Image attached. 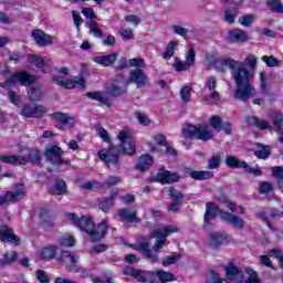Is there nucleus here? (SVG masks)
I'll use <instances>...</instances> for the list:
<instances>
[{
	"label": "nucleus",
	"instance_id": "44",
	"mask_svg": "<svg viewBox=\"0 0 283 283\" xmlns=\"http://www.w3.org/2000/svg\"><path fill=\"white\" fill-rule=\"evenodd\" d=\"M41 255L44 260H52L53 258H56V247L51 245L42 249Z\"/></svg>",
	"mask_w": 283,
	"mask_h": 283
},
{
	"label": "nucleus",
	"instance_id": "63",
	"mask_svg": "<svg viewBox=\"0 0 283 283\" xmlns=\"http://www.w3.org/2000/svg\"><path fill=\"white\" fill-rule=\"evenodd\" d=\"M84 189H99L103 187V184L98 181H85L82 186Z\"/></svg>",
	"mask_w": 283,
	"mask_h": 283
},
{
	"label": "nucleus",
	"instance_id": "36",
	"mask_svg": "<svg viewBox=\"0 0 283 283\" xmlns=\"http://www.w3.org/2000/svg\"><path fill=\"white\" fill-rule=\"evenodd\" d=\"M177 48H178V41L171 40V41L167 44V46H166V50H165V52H164V54H163V59H164L165 61H169V59H171V57L174 56V54H175Z\"/></svg>",
	"mask_w": 283,
	"mask_h": 283
},
{
	"label": "nucleus",
	"instance_id": "11",
	"mask_svg": "<svg viewBox=\"0 0 283 283\" xmlns=\"http://www.w3.org/2000/svg\"><path fill=\"white\" fill-rule=\"evenodd\" d=\"M129 85V82L127 81V77L124 75H117L112 83L106 86V92L109 94V96H123L125 92H127V86Z\"/></svg>",
	"mask_w": 283,
	"mask_h": 283
},
{
	"label": "nucleus",
	"instance_id": "21",
	"mask_svg": "<svg viewBox=\"0 0 283 283\" xmlns=\"http://www.w3.org/2000/svg\"><path fill=\"white\" fill-rule=\"evenodd\" d=\"M147 81V75L142 69H135L130 72L129 83H136L137 87H145Z\"/></svg>",
	"mask_w": 283,
	"mask_h": 283
},
{
	"label": "nucleus",
	"instance_id": "14",
	"mask_svg": "<svg viewBox=\"0 0 283 283\" xmlns=\"http://www.w3.org/2000/svg\"><path fill=\"white\" fill-rule=\"evenodd\" d=\"M195 65H196V50H193V48H190L186 56V61H180L177 59L176 63L174 64V67L176 72H186V70H189Z\"/></svg>",
	"mask_w": 283,
	"mask_h": 283
},
{
	"label": "nucleus",
	"instance_id": "15",
	"mask_svg": "<svg viewBox=\"0 0 283 283\" xmlns=\"http://www.w3.org/2000/svg\"><path fill=\"white\" fill-rule=\"evenodd\" d=\"M168 195L169 198L171 199V203L168 206V211H179L180 210V205H182V200L185 198V195L180 192L178 189L174 187L168 188Z\"/></svg>",
	"mask_w": 283,
	"mask_h": 283
},
{
	"label": "nucleus",
	"instance_id": "18",
	"mask_svg": "<svg viewBox=\"0 0 283 283\" xmlns=\"http://www.w3.org/2000/svg\"><path fill=\"white\" fill-rule=\"evenodd\" d=\"M46 159L52 163V165H61V163H66L61 158L63 156V150L59 146H51L45 150Z\"/></svg>",
	"mask_w": 283,
	"mask_h": 283
},
{
	"label": "nucleus",
	"instance_id": "40",
	"mask_svg": "<svg viewBox=\"0 0 283 283\" xmlns=\"http://www.w3.org/2000/svg\"><path fill=\"white\" fill-rule=\"evenodd\" d=\"M124 275H130V277H135L136 280H138V282H147V279H145V276H140V271L132 266H126L124 269Z\"/></svg>",
	"mask_w": 283,
	"mask_h": 283
},
{
	"label": "nucleus",
	"instance_id": "45",
	"mask_svg": "<svg viewBox=\"0 0 283 283\" xmlns=\"http://www.w3.org/2000/svg\"><path fill=\"white\" fill-rule=\"evenodd\" d=\"M221 163H222V155L220 153L214 154L208 160V169H218Z\"/></svg>",
	"mask_w": 283,
	"mask_h": 283
},
{
	"label": "nucleus",
	"instance_id": "46",
	"mask_svg": "<svg viewBox=\"0 0 283 283\" xmlns=\"http://www.w3.org/2000/svg\"><path fill=\"white\" fill-rule=\"evenodd\" d=\"M263 63H265V65H268V67H280L281 65V61H279L275 56L271 55H263L262 57Z\"/></svg>",
	"mask_w": 283,
	"mask_h": 283
},
{
	"label": "nucleus",
	"instance_id": "57",
	"mask_svg": "<svg viewBox=\"0 0 283 283\" xmlns=\"http://www.w3.org/2000/svg\"><path fill=\"white\" fill-rule=\"evenodd\" d=\"M73 14V21H74V25L76 28L77 31L81 30V25H83V18L81 17V13H78V11H72Z\"/></svg>",
	"mask_w": 283,
	"mask_h": 283
},
{
	"label": "nucleus",
	"instance_id": "28",
	"mask_svg": "<svg viewBox=\"0 0 283 283\" xmlns=\"http://www.w3.org/2000/svg\"><path fill=\"white\" fill-rule=\"evenodd\" d=\"M218 80L214 76H210L206 80L205 87L210 92V98L212 101H220V93L216 91Z\"/></svg>",
	"mask_w": 283,
	"mask_h": 283
},
{
	"label": "nucleus",
	"instance_id": "47",
	"mask_svg": "<svg viewBox=\"0 0 283 283\" xmlns=\"http://www.w3.org/2000/svg\"><path fill=\"white\" fill-rule=\"evenodd\" d=\"M235 17H238V12L233 9H226L224 10V21L226 23H229L230 25H233L235 21Z\"/></svg>",
	"mask_w": 283,
	"mask_h": 283
},
{
	"label": "nucleus",
	"instance_id": "19",
	"mask_svg": "<svg viewBox=\"0 0 283 283\" xmlns=\"http://www.w3.org/2000/svg\"><path fill=\"white\" fill-rule=\"evenodd\" d=\"M226 275H228V280H230V282L247 283V281L244 282V272L240 271L233 264L226 266Z\"/></svg>",
	"mask_w": 283,
	"mask_h": 283
},
{
	"label": "nucleus",
	"instance_id": "50",
	"mask_svg": "<svg viewBox=\"0 0 283 283\" xmlns=\"http://www.w3.org/2000/svg\"><path fill=\"white\" fill-rule=\"evenodd\" d=\"M210 127L216 129V132H222V119L220 116L214 115L210 117Z\"/></svg>",
	"mask_w": 283,
	"mask_h": 283
},
{
	"label": "nucleus",
	"instance_id": "38",
	"mask_svg": "<svg viewBox=\"0 0 283 283\" xmlns=\"http://www.w3.org/2000/svg\"><path fill=\"white\" fill-rule=\"evenodd\" d=\"M18 254L15 251H9L7 252L2 259H0V264L2 266H8L10 264H13V262H17Z\"/></svg>",
	"mask_w": 283,
	"mask_h": 283
},
{
	"label": "nucleus",
	"instance_id": "33",
	"mask_svg": "<svg viewBox=\"0 0 283 283\" xmlns=\"http://www.w3.org/2000/svg\"><path fill=\"white\" fill-rule=\"evenodd\" d=\"M247 123L248 125H250L251 127H256L258 129H270L271 125L269 124V122L264 120V119H260L258 117H247Z\"/></svg>",
	"mask_w": 283,
	"mask_h": 283
},
{
	"label": "nucleus",
	"instance_id": "61",
	"mask_svg": "<svg viewBox=\"0 0 283 283\" xmlns=\"http://www.w3.org/2000/svg\"><path fill=\"white\" fill-rule=\"evenodd\" d=\"M172 31L175 34H178L179 36H182L184 39L187 36V33L189 32V29L182 28L180 25H172Z\"/></svg>",
	"mask_w": 283,
	"mask_h": 283
},
{
	"label": "nucleus",
	"instance_id": "10",
	"mask_svg": "<svg viewBox=\"0 0 283 283\" xmlns=\"http://www.w3.org/2000/svg\"><path fill=\"white\" fill-rule=\"evenodd\" d=\"M59 261L61 262L62 266L69 271V273H81V271H83V268L78 265V254L63 251Z\"/></svg>",
	"mask_w": 283,
	"mask_h": 283
},
{
	"label": "nucleus",
	"instance_id": "9",
	"mask_svg": "<svg viewBox=\"0 0 283 283\" xmlns=\"http://www.w3.org/2000/svg\"><path fill=\"white\" fill-rule=\"evenodd\" d=\"M25 185L23 184H17L15 190L6 191L2 197H0V207L3 205H8L11 202V205H17V202H20V200H23L25 198Z\"/></svg>",
	"mask_w": 283,
	"mask_h": 283
},
{
	"label": "nucleus",
	"instance_id": "3",
	"mask_svg": "<svg viewBox=\"0 0 283 283\" xmlns=\"http://www.w3.org/2000/svg\"><path fill=\"white\" fill-rule=\"evenodd\" d=\"M117 138L119 140V146H111L109 149H103L97 153L98 158L103 160L106 167H116L118 165V154L124 153L128 156L136 154V144L132 138V133L129 129H122Z\"/></svg>",
	"mask_w": 283,
	"mask_h": 283
},
{
	"label": "nucleus",
	"instance_id": "6",
	"mask_svg": "<svg viewBox=\"0 0 283 283\" xmlns=\"http://www.w3.org/2000/svg\"><path fill=\"white\" fill-rule=\"evenodd\" d=\"M0 161L4 163L6 165H28L30 163L31 165H39L41 163V151L36 148H31L29 150V154L27 156L21 155H0Z\"/></svg>",
	"mask_w": 283,
	"mask_h": 283
},
{
	"label": "nucleus",
	"instance_id": "7",
	"mask_svg": "<svg viewBox=\"0 0 283 283\" xmlns=\"http://www.w3.org/2000/svg\"><path fill=\"white\" fill-rule=\"evenodd\" d=\"M59 75H54L52 77V82L60 87H64V90H74V87H80V90H85V78L83 77H74V78H65L67 76L70 70L67 67H62L59 71Z\"/></svg>",
	"mask_w": 283,
	"mask_h": 283
},
{
	"label": "nucleus",
	"instance_id": "16",
	"mask_svg": "<svg viewBox=\"0 0 283 283\" xmlns=\"http://www.w3.org/2000/svg\"><path fill=\"white\" fill-rule=\"evenodd\" d=\"M221 220H224L228 224H231L234 229H244V219L238 217L231 212L219 211Z\"/></svg>",
	"mask_w": 283,
	"mask_h": 283
},
{
	"label": "nucleus",
	"instance_id": "60",
	"mask_svg": "<svg viewBox=\"0 0 283 283\" xmlns=\"http://www.w3.org/2000/svg\"><path fill=\"white\" fill-rule=\"evenodd\" d=\"M253 15H242L239 18V23H241L244 28H249L253 23Z\"/></svg>",
	"mask_w": 283,
	"mask_h": 283
},
{
	"label": "nucleus",
	"instance_id": "22",
	"mask_svg": "<svg viewBox=\"0 0 283 283\" xmlns=\"http://www.w3.org/2000/svg\"><path fill=\"white\" fill-rule=\"evenodd\" d=\"M138 211L134 208H124L118 210V217L122 218V220H126V222H135L136 224H139L140 218L137 216Z\"/></svg>",
	"mask_w": 283,
	"mask_h": 283
},
{
	"label": "nucleus",
	"instance_id": "1",
	"mask_svg": "<svg viewBox=\"0 0 283 283\" xmlns=\"http://www.w3.org/2000/svg\"><path fill=\"white\" fill-rule=\"evenodd\" d=\"M258 66V57L255 55H248L243 62L235 61L229 56H221L214 61V67L219 72H226L224 67L232 70V78L237 85L233 98L247 103L249 98H253L258 94L255 86H253V75Z\"/></svg>",
	"mask_w": 283,
	"mask_h": 283
},
{
	"label": "nucleus",
	"instance_id": "23",
	"mask_svg": "<svg viewBox=\"0 0 283 283\" xmlns=\"http://www.w3.org/2000/svg\"><path fill=\"white\" fill-rule=\"evenodd\" d=\"M220 211H223V210H220L218 205L213 202L206 203V213L203 217L205 224H209V222L216 220V217L218 216V213L220 216Z\"/></svg>",
	"mask_w": 283,
	"mask_h": 283
},
{
	"label": "nucleus",
	"instance_id": "5",
	"mask_svg": "<svg viewBox=\"0 0 283 283\" xmlns=\"http://www.w3.org/2000/svg\"><path fill=\"white\" fill-rule=\"evenodd\" d=\"M1 76H3L6 81V85H22L23 87H30L33 83H36L38 78L25 72V71H18L12 73L10 66L4 65L3 70L0 71Z\"/></svg>",
	"mask_w": 283,
	"mask_h": 283
},
{
	"label": "nucleus",
	"instance_id": "30",
	"mask_svg": "<svg viewBox=\"0 0 283 283\" xmlns=\"http://www.w3.org/2000/svg\"><path fill=\"white\" fill-rule=\"evenodd\" d=\"M118 197V192H112L109 198L98 199V207L104 213L109 211V208L114 207V200Z\"/></svg>",
	"mask_w": 283,
	"mask_h": 283
},
{
	"label": "nucleus",
	"instance_id": "29",
	"mask_svg": "<svg viewBox=\"0 0 283 283\" xmlns=\"http://www.w3.org/2000/svg\"><path fill=\"white\" fill-rule=\"evenodd\" d=\"M87 98H91L92 101H97L98 103H102V105H106V107H112V101L108 99L107 96H104L102 92H87L85 94Z\"/></svg>",
	"mask_w": 283,
	"mask_h": 283
},
{
	"label": "nucleus",
	"instance_id": "55",
	"mask_svg": "<svg viewBox=\"0 0 283 283\" xmlns=\"http://www.w3.org/2000/svg\"><path fill=\"white\" fill-rule=\"evenodd\" d=\"M128 66L129 67H145V59L143 57H134L128 60Z\"/></svg>",
	"mask_w": 283,
	"mask_h": 283
},
{
	"label": "nucleus",
	"instance_id": "34",
	"mask_svg": "<svg viewBox=\"0 0 283 283\" xmlns=\"http://www.w3.org/2000/svg\"><path fill=\"white\" fill-rule=\"evenodd\" d=\"M153 275H156V277H158L159 282L161 283L176 282V276H174V273L171 272L159 270V271L153 272Z\"/></svg>",
	"mask_w": 283,
	"mask_h": 283
},
{
	"label": "nucleus",
	"instance_id": "56",
	"mask_svg": "<svg viewBox=\"0 0 283 283\" xmlns=\"http://www.w3.org/2000/svg\"><path fill=\"white\" fill-rule=\"evenodd\" d=\"M60 242L62 247H74L76 244V241L74 240V237L72 235H64L60 239Z\"/></svg>",
	"mask_w": 283,
	"mask_h": 283
},
{
	"label": "nucleus",
	"instance_id": "32",
	"mask_svg": "<svg viewBox=\"0 0 283 283\" xmlns=\"http://www.w3.org/2000/svg\"><path fill=\"white\" fill-rule=\"evenodd\" d=\"M151 165H154V159L151 158V156L142 155L138 158L136 169H138L139 171H147V169L150 168Z\"/></svg>",
	"mask_w": 283,
	"mask_h": 283
},
{
	"label": "nucleus",
	"instance_id": "24",
	"mask_svg": "<svg viewBox=\"0 0 283 283\" xmlns=\"http://www.w3.org/2000/svg\"><path fill=\"white\" fill-rule=\"evenodd\" d=\"M116 59H118V53L113 52L108 55L95 56L93 57L94 63L102 65V67H112L114 63H116Z\"/></svg>",
	"mask_w": 283,
	"mask_h": 283
},
{
	"label": "nucleus",
	"instance_id": "41",
	"mask_svg": "<svg viewBox=\"0 0 283 283\" xmlns=\"http://www.w3.org/2000/svg\"><path fill=\"white\" fill-rule=\"evenodd\" d=\"M190 176L193 180H209V178H213V174L207 170H195L190 172Z\"/></svg>",
	"mask_w": 283,
	"mask_h": 283
},
{
	"label": "nucleus",
	"instance_id": "35",
	"mask_svg": "<svg viewBox=\"0 0 283 283\" xmlns=\"http://www.w3.org/2000/svg\"><path fill=\"white\" fill-rule=\"evenodd\" d=\"M272 122L274 127H276V129L279 130V134H281V136L279 137L280 143L283 144V115L282 113H277L275 115L272 116Z\"/></svg>",
	"mask_w": 283,
	"mask_h": 283
},
{
	"label": "nucleus",
	"instance_id": "2",
	"mask_svg": "<svg viewBox=\"0 0 283 283\" xmlns=\"http://www.w3.org/2000/svg\"><path fill=\"white\" fill-rule=\"evenodd\" d=\"M178 231H180V229L176 226H166L164 228L153 230L150 232V238L157 239L153 249H150L149 241H147V238L145 237L137 238V243L130 244V248L135 251H139V253H142L151 264H156V262H158V252L163 247H165L168 235H171V233H178Z\"/></svg>",
	"mask_w": 283,
	"mask_h": 283
},
{
	"label": "nucleus",
	"instance_id": "64",
	"mask_svg": "<svg viewBox=\"0 0 283 283\" xmlns=\"http://www.w3.org/2000/svg\"><path fill=\"white\" fill-rule=\"evenodd\" d=\"M119 34L123 39H126V40L134 39V31H132L130 29H120Z\"/></svg>",
	"mask_w": 283,
	"mask_h": 283
},
{
	"label": "nucleus",
	"instance_id": "49",
	"mask_svg": "<svg viewBox=\"0 0 283 283\" xmlns=\"http://www.w3.org/2000/svg\"><path fill=\"white\" fill-rule=\"evenodd\" d=\"M65 192V181L63 180H56L55 187L51 191L53 196H62V193Z\"/></svg>",
	"mask_w": 283,
	"mask_h": 283
},
{
	"label": "nucleus",
	"instance_id": "54",
	"mask_svg": "<svg viewBox=\"0 0 283 283\" xmlns=\"http://www.w3.org/2000/svg\"><path fill=\"white\" fill-rule=\"evenodd\" d=\"M273 191V184L263 181L259 185V193H269Z\"/></svg>",
	"mask_w": 283,
	"mask_h": 283
},
{
	"label": "nucleus",
	"instance_id": "59",
	"mask_svg": "<svg viewBox=\"0 0 283 283\" xmlns=\"http://www.w3.org/2000/svg\"><path fill=\"white\" fill-rule=\"evenodd\" d=\"M178 260H180L179 254L169 255L166 259H164L163 265L164 266H169L171 264H176V262H178Z\"/></svg>",
	"mask_w": 283,
	"mask_h": 283
},
{
	"label": "nucleus",
	"instance_id": "4",
	"mask_svg": "<svg viewBox=\"0 0 283 283\" xmlns=\"http://www.w3.org/2000/svg\"><path fill=\"white\" fill-rule=\"evenodd\" d=\"M69 219L73 221V224L81 229V231H85L87 235H90L92 242H101L105 235H107V229H109V223L107 220H102L97 226V229L94 228V222L92 219L87 217L76 218V214L70 213Z\"/></svg>",
	"mask_w": 283,
	"mask_h": 283
},
{
	"label": "nucleus",
	"instance_id": "58",
	"mask_svg": "<svg viewBox=\"0 0 283 283\" xmlns=\"http://www.w3.org/2000/svg\"><path fill=\"white\" fill-rule=\"evenodd\" d=\"M82 14L85 17V19H90V21H96V13L92 8H83Z\"/></svg>",
	"mask_w": 283,
	"mask_h": 283
},
{
	"label": "nucleus",
	"instance_id": "48",
	"mask_svg": "<svg viewBox=\"0 0 283 283\" xmlns=\"http://www.w3.org/2000/svg\"><path fill=\"white\" fill-rule=\"evenodd\" d=\"M254 155L256 158H261L262 160H266L269 156H271V148L269 146H263L261 149L255 150Z\"/></svg>",
	"mask_w": 283,
	"mask_h": 283
},
{
	"label": "nucleus",
	"instance_id": "26",
	"mask_svg": "<svg viewBox=\"0 0 283 283\" xmlns=\"http://www.w3.org/2000/svg\"><path fill=\"white\" fill-rule=\"evenodd\" d=\"M230 43H244L249 41V34L242 29H234L229 32Z\"/></svg>",
	"mask_w": 283,
	"mask_h": 283
},
{
	"label": "nucleus",
	"instance_id": "27",
	"mask_svg": "<svg viewBox=\"0 0 283 283\" xmlns=\"http://www.w3.org/2000/svg\"><path fill=\"white\" fill-rule=\"evenodd\" d=\"M178 176L176 174H171L165 169H161L157 174V180L161 185H171V182H178Z\"/></svg>",
	"mask_w": 283,
	"mask_h": 283
},
{
	"label": "nucleus",
	"instance_id": "25",
	"mask_svg": "<svg viewBox=\"0 0 283 283\" xmlns=\"http://www.w3.org/2000/svg\"><path fill=\"white\" fill-rule=\"evenodd\" d=\"M228 242L229 239L227 237V233L216 232L210 235L209 248L218 249V247H221V244H227Z\"/></svg>",
	"mask_w": 283,
	"mask_h": 283
},
{
	"label": "nucleus",
	"instance_id": "43",
	"mask_svg": "<svg viewBox=\"0 0 283 283\" xmlns=\"http://www.w3.org/2000/svg\"><path fill=\"white\" fill-rule=\"evenodd\" d=\"M209 280L210 283H233V281L229 280V276H227V279H222L220 273L216 272V270H210Z\"/></svg>",
	"mask_w": 283,
	"mask_h": 283
},
{
	"label": "nucleus",
	"instance_id": "8",
	"mask_svg": "<svg viewBox=\"0 0 283 283\" xmlns=\"http://www.w3.org/2000/svg\"><path fill=\"white\" fill-rule=\"evenodd\" d=\"M185 138H197V140H203V143H207V140H211L213 138V134L211 133V129L209 126H192L189 125L184 130Z\"/></svg>",
	"mask_w": 283,
	"mask_h": 283
},
{
	"label": "nucleus",
	"instance_id": "37",
	"mask_svg": "<svg viewBox=\"0 0 283 283\" xmlns=\"http://www.w3.org/2000/svg\"><path fill=\"white\" fill-rule=\"evenodd\" d=\"M27 59H28L29 63L31 65H35L38 67V70H43V67L45 66V61L40 55L28 54Z\"/></svg>",
	"mask_w": 283,
	"mask_h": 283
},
{
	"label": "nucleus",
	"instance_id": "12",
	"mask_svg": "<svg viewBox=\"0 0 283 283\" xmlns=\"http://www.w3.org/2000/svg\"><path fill=\"white\" fill-rule=\"evenodd\" d=\"M226 165L228 167H232L235 169H245L249 174H254V176H262V170L255 168H249V164L244 160H240L235 156H227L226 157Z\"/></svg>",
	"mask_w": 283,
	"mask_h": 283
},
{
	"label": "nucleus",
	"instance_id": "62",
	"mask_svg": "<svg viewBox=\"0 0 283 283\" xmlns=\"http://www.w3.org/2000/svg\"><path fill=\"white\" fill-rule=\"evenodd\" d=\"M272 175L279 178V182L283 184V167L276 166L272 168Z\"/></svg>",
	"mask_w": 283,
	"mask_h": 283
},
{
	"label": "nucleus",
	"instance_id": "20",
	"mask_svg": "<svg viewBox=\"0 0 283 283\" xmlns=\"http://www.w3.org/2000/svg\"><path fill=\"white\" fill-rule=\"evenodd\" d=\"M32 38L34 39L35 43L40 45V48H45L54 43L52 35L44 33L43 30H34L32 32Z\"/></svg>",
	"mask_w": 283,
	"mask_h": 283
},
{
	"label": "nucleus",
	"instance_id": "17",
	"mask_svg": "<svg viewBox=\"0 0 283 283\" xmlns=\"http://www.w3.org/2000/svg\"><path fill=\"white\" fill-rule=\"evenodd\" d=\"M0 241L11 242V244H15L17 247H19V243L21 242L19 237L14 234L12 228H9L7 226H0Z\"/></svg>",
	"mask_w": 283,
	"mask_h": 283
},
{
	"label": "nucleus",
	"instance_id": "13",
	"mask_svg": "<svg viewBox=\"0 0 283 283\" xmlns=\"http://www.w3.org/2000/svg\"><path fill=\"white\" fill-rule=\"evenodd\" d=\"M45 114H48L45 106L34 104H25L21 113L24 118H43Z\"/></svg>",
	"mask_w": 283,
	"mask_h": 283
},
{
	"label": "nucleus",
	"instance_id": "31",
	"mask_svg": "<svg viewBox=\"0 0 283 283\" xmlns=\"http://www.w3.org/2000/svg\"><path fill=\"white\" fill-rule=\"evenodd\" d=\"M52 119L57 123H62V125H69V127H74L75 120L73 117H70L67 114H63L61 112H55L52 114Z\"/></svg>",
	"mask_w": 283,
	"mask_h": 283
},
{
	"label": "nucleus",
	"instance_id": "53",
	"mask_svg": "<svg viewBox=\"0 0 283 283\" xmlns=\"http://www.w3.org/2000/svg\"><path fill=\"white\" fill-rule=\"evenodd\" d=\"M30 101H40L41 99V88L39 87H31L28 91Z\"/></svg>",
	"mask_w": 283,
	"mask_h": 283
},
{
	"label": "nucleus",
	"instance_id": "42",
	"mask_svg": "<svg viewBox=\"0 0 283 283\" xmlns=\"http://www.w3.org/2000/svg\"><path fill=\"white\" fill-rule=\"evenodd\" d=\"M268 7L272 12H275L276 14H283L282 0H268Z\"/></svg>",
	"mask_w": 283,
	"mask_h": 283
},
{
	"label": "nucleus",
	"instance_id": "51",
	"mask_svg": "<svg viewBox=\"0 0 283 283\" xmlns=\"http://www.w3.org/2000/svg\"><path fill=\"white\" fill-rule=\"evenodd\" d=\"M180 98L184 103H189L191 101V87L190 86H182L180 90Z\"/></svg>",
	"mask_w": 283,
	"mask_h": 283
},
{
	"label": "nucleus",
	"instance_id": "39",
	"mask_svg": "<svg viewBox=\"0 0 283 283\" xmlns=\"http://www.w3.org/2000/svg\"><path fill=\"white\" fill-rule=\"evenodd\" d=\"M88 32L90 34H93L95 39H103V30H101V27L96 21L88 22Z\"/></svg>",
	"mask_w": 283,
	"mask_h": 283
},
{
	"label": "nucleus",
	"instance_id": "52",
	"mask_svg": "<svg viewBox=\"0 0 283 283\" xmlns=\"http://www.w3.org/2000/svg\"><path fill=\"white\" fill-rule=\"evenodd\" d=\"M269 255H270V258H276V260L280 263L281 269H283V254H282V250L271 249L269 251Z\"/></svg>",
	"mask_w": 283,
	"mask_h": 283
}]
</instances>
